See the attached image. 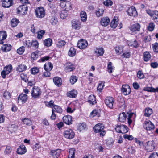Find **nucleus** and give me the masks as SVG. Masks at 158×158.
I'll use <instances>...</instances> for the list:
<instances>
[{"label": "nucleus", "mask_w": 158, "mask_h": 158, "mask_svg": "<svg viewBox=\"0 0 158 158\" xmlns=\"http://www.w3.org/2000/svg\"><path fill=\"white\" fill-rule=\"evenodd\" d=\"M60 6L63 7H64L66 11H69L72 9V4L69 2H63L60 3Z\"/></svg>", "instance_id": "obj_17"}, {"label": "nucleus", "mask_w": 158, "mask_h": 158, "mask_svg": "<svg viewBox=\"0 0 158 158\" xmlns=\"http://www.w3.org/2000/svg\"><path fill=\"white\" fill-rule=\"evenodd\" d=\"M148 158H158V153L154 152L151 153Z\"/></svg>", "instance_id": "obj_62"}, {"label": "nucleus", "mask_w": 158, "mask_h": 158, "mask_svg": "<svg viewBox=\"0 0 158 158\" xmlns=\"http://www.w3.org/2000/svg\"><path fill=\"white\" fill-rule=\"evenodd\" d=\"M127 12L128 15L131 16L135 17L137 15V12L135 8L132 6L127 10Z\"/></svg>", "instance_id": "obj_16"}, {"label": "nucleus", "mask_w": 158, "mask_h": 158, "mask_svg": "<svg viewBox=\"0 0 158 158\" xmlns=\"http://www.w3.org/2000/svg\"><path fill=\"white\" fill-rule=\"evenodd\" d=\"M118 18L116 16H115L110 24L111 28H115L117 27L118 24Z\"/></svg>", "instance_id": "obj_22"}, {"label": "nucleus", "mask_w": 158, "mask_h": 158, "mask_svg": "<svg viewBox=\"0 0 158 158\" xmlns=\"http://www.w3.org/2000/svg\"><path fill=\"white\" fill-rule=\"evenodd\" d=\"M72 27L73 29L78 30L81 27V22L77 20H73L71 22Z\"/></svg>", "instance_id": "obj_14"}, {"label": "nucleus", "mask_w": 158, "mask_h": 158, "mask_svg": "<svg viewBox=\"0 0 158 158\" xmlns=\"http://www.w3.org/2000/svg\"><path fill=\"white\" fill-rule=\"evenodd\" d=\"M27 99V96L23 94H21L18 98V102L22 104L26 102Z\"/></svg>", "instance_id": "obj_15"}, {"label": "nucleus", "mask_w": 158, "mask_h": 158, "mask_svg": "<svg viewBox=\"0 0 158 158\" xmlns=\"http://www.w3.org/2000/svg\"><path fill=\"white\" fill-rule=\"evenodd\" d=\"M6 147V149H5L4 153L5 154H9L11 152L12 149L11 147L9 146H5Z\"/></svg>", "instance_id": "obj_51"}, {"label": "nucleus", "mask_w": 158, "mask_h": 158, "mask_svg": "<svg viewBox=\"0 0 158 158\" xmlns=\"http://www.w3.org/2000/svg\"><path fill=\"white\" fill-rule=\"evenodd\" d=\"M104 4L107 6H111L113 4V2L111 0H106L103 2Z\"/></svg>", "instance_id": "obj_60"}, {"label": "nucleus", "mask_w": 158, "mask_h": 158, "mask_svg": "<svg viewBox=\"0 0 158 158\" xmlns=\"http://www.w3.org/2000/svg\"><path fill=\"white\" fill-rule=\"evenodd\" d=\"M151 55L149 52L146 51L143 54V59L145 62H148L151 59Z\"/></svg>", "instance_id": "obj_27"}, {"label": "nucleus", "mask_w": 158, "mask_h": 158, "mask_svg": "<svg viewBox=\"0 0 158 158\" xmlns=\"http://www.w3.org/2000/svg\"><path fill=\"white\" fill-rule=\"evenodd\" d=\"M35 14L37 17L42 18L45 15V10L43 7H39L35 9Z\"/></svg>", "instance_id": "obj_4"}, {"label": "nucleus", "mask_w": 158, "mask_h": 158, "mask_svg": "<svg viewBox=\"0 0 158 158\" xmlns=\"http://www.w3.org/2000/svg\"><path fill=\"white\" fill-rule=\"evenodd\" d=\"M12 46L9 44H4L1 47L2 51L4 52H7L11 49Z\"/></svg>", "instance_id": "obj_25"}, {"label": "nucleus", "mask_w": 158, "mask_h": 158, "mask_svg": "<svg viewBox=\"0 0 158 158\" xmlns=\"http://www.w3.org/2000/svg\"><path fill=\"white\" fill-rule=\"evenodd\" d=\"M145 148L147 152L153 151L155 148V143L153 141H148L146 143Z\"/></svg>", "instance_id": "obj_7"}, {"label": "nucleus", "mask_w": 158, "mask_h": 158, "mask_svg": "<svg viewBox=\"0 0 158 158\" xmlns=\"http://www.w3.org/2000/svg\"><path fill=\"white\" fill-rule=\"evenodd\" d=\"M46 105L49 107H54L55 105L54 104V102L52 100H51L49 102H48L46 104Z\"/></svg>", "instance_id": "obj_63"}, {"label": "nucleus", "mask_w": 158, "mask_h": 158, "mask_svg": "<svg viewBox=\"0 0 158 158\" xmlns=\"http://www.w3.org/2000/svg\"><path fill=\"white\" fill-rule=\"evenodd\" d=\"M26 66L24 64H21L17 67L16 70L19 72H23L26 70Z\"/></svg>", "instance_id": "obj_30"}, {"label": "nucleus", "mask_w": 158, "mask_h": 158, "mask_svg": "<svg viewBox=\"0 0 158 158\" xmlns=\"http://www.w3.org/2000/svg\"><path fill=\"white\" fill-rule=\"evenodd\" d=\"M64 71L66 72L73 71L75 69L74 65L71 62H68L64 64Z\"/></svg>", "instance_id": "obj_9"}, {"label": "nucleus", "mask_w": 158, "mask_h": 158, "mask_svg": "<svg viewBox=\"0 0 158 158\" xmlns=\"http://www.w3.org/2000/svg\"><path fill=\"white\" fill-rule=\"evenodd\" d=\"M44 45L49 47L51 46L52 44V40L50 39H47L44 41Z\"/></svg>", "instance_id": "obj_42"}, {"label": "nucleus", "mask_w": 158, "mask_h": 158, "mask_svg": "<svg viewBox=\"0 0 158 158\" xmlns=\"http://www.w3.org/2000/svg\"><path fill=\"white\" fill-rule=\"evenodd\" d=\"M25 51V47L23 46H21L17 50L18 53L19 54H22Z\"/></svg>", "instance_id": "obj_55"}, {"label": "nucleus", "mask_w": 158, "mask_h": 158, "mask_svg": "<svg viewBox=\"0 0 158 158\" xmlns=\"http://www.w3.org/2000/svg\"><path fill=\"white\" fill-rule=\"evenodd\" d=\"M31 71L32 74H35L38 73L39 69L38 68L35 67L31 68Z\"/></svg>", "instance_id": "obj_58"}, {"label": "nucleus", "mask_w": 158, "mask_h": 158, "mask_svg": "<svg viewBox=\"0 0 158 158\" xmlns=\"http://www.w3.org/2000/svg\"><path fill=\"white\" fill-rule=\"evenodd\" d=\"M77 80V77L75 76L72 75L70 78V82L72 85L74 84Z\"/></svg>", "instance_id": "obj_44"}, {"label": "nucleus", "mask_w": 158, "mask_h": 158, "mask_svg": "<svg viewBox=\"0 0 158 158\" xmlns=\"http://www.w3.org/2000/svg\"><path fill=\"white\" fill-rule=\"evenodd\" d=\"M141 26L139 23H136L131 25L129 27V29L132 32L137 33L139 31Z\"/></svg>", "instance_id": "obj_6"}, {"label": "nucleus", "mask_w": 158, "mask_h": 158, "mask_svg": "<svg viewBox=\"0 0 158 158\" xmlns=\"http://www.w3.org/2000/svg\"><path fill=\"white\" fill-rule=\"evenodd\" d=\"M42 91L40 88L37 86L33 87L31 91V96L34 99L40 98Z\"/></svg>", "instance_id": "obj_2"}, {"label": "nucleus", "mask_w": 158, "mask_h": 158, "mask_svg": "<svg viewBox=\"0 0 158 158\" xmlns=\"http://www.w3.org/2000/svg\"><path fill=\"white\" fill-rule=\"evenodd\" d=\"M153 113L152 110L150 108H146L145 110L144 115L147 117H149Z\"/></svg>", "instance_id": "obj_31"}, {"label": "nucleus", "mask_w": 158, "mask_h": 158, "mask_svg": "<svg viewBox=\"0 0 158 158\" xmlns=\"http://www.w3.org/2000/svg\"><path fill=\"white\" fill-rule=\"evenodd\" d=\"M77 94V91L73 89L67 92V97L70 98H75L76 97Z\"/></svg>", "instance_id": "obj_24"}, {"label": "nucleus", "mask_w": 158, "mask_h": 158, "mask_svg": "<svg viewBox=\"0 0 158 158\" xmlns=\"http://www.w3.org/2000/svg\"><path fill=\"white\" fill-rule=\"evenodd\" d=\"M37 33V38L39 39H41L43 37V35L45 33V31L44 30H41L40 31H38Z\"/></svg>", "instance_id": "obj_54"}, {"label": "nucleus", "mask_w": 158, "mask_h": 158, "mask_svg": "<svg viewBox=\"0 0 158 158\" xmlns=\"http://www.w3.org/2000/svg\"><path fill=\"white\" fill-rule=\"evenodd\" d=\"M4 69L6 71V73L8 74L12 69V66L11 65L7 66L4 68Z\"/></svg>", "instance_id": "obj_53"}, {"label": "nucleus", "mask_w": 158, "mask_h": 158, "mask_svg": "<svg viewBox=\"0 0 158 158\" xmlns=\"http://www.w3.org/2000/svg\"><path fill=\"white\" fill-rule=\"evenodd\" d=\"M81 20L83 22H85L87 20V16L86 13L84 11H82L80 13Z\"/></svg>", "instance_id": "obj_36"}, {"label": "nucleus", "mask_w": 158, "mask_h": 158, "mask_svg": "<svg viewBox=\"0 0 158 158\" xmlns=\"http://www.w3.org/2000/svg\"><path fill=\"white\" fill-rule=\"evenodd\" d=\"M121 90L124 95H129L131 93V89L128 85H123L122 87Z\"/></svg>", "instance_id": "obj_11"}, {"label": "nucleus", "mask_w": 158, "mask_h": 158, "mask_svg": "<svg viewBox=\"0 0 158 158\" xmlns=\"http://www.w3.org/2000/svg\"><path fill=\"white\" fill-rule=\"evenodd\" d=\"M21 121L24 124L27 126H31L32 124V122L31 120L28 118H25L22 119Z\"/></svg>", "instance_id": "obj_33"}, {"label": "nucleus", "mask_w": 158, "mask_h": 158, "mask_svg": "<svg viewBox=\"0 0 158 158\" xmlns=\"http://www.w3.org/2000/svg\"><path fill=\"white\" fill-rule=\"evenodd\" d=\"M131 52L130 51L125 52L122 55L123 58H128L130 57Z\"/></svg>", "instance_id": "obj_49"}, {"label": "nucleus", "mask_w": 158, "mask_h": 158, "mask_svg": "<svg viewBox=\"0 0 158 158\" xmlns=\"http://www.w3.org/2000/svg\"><path fill=\"white\" fill-rule=\"evenodd\" d=\"M137 77L139 79H143L144 77V74L141 71H139L137 72Z\"/></svg>", "instance_id": "obj_56"}, {"label": "nucleus", "mask_w": 158, "mask_h": 158, "mask_svg": "<svg viewBox=\"0 0 158 158\" xmlns=\"http://www.w3.org/2000/svg\"><path fill=\"white\" fill-rule=\"evenodd\" d=\"M152 19L155 22H158V11L155 10L154 11V13L152 15Z\"/></svg>", "instance_id": "obj_43"}, {"label": "nucleus", "mask_w": 158, "mask_h": 158, "mask_svg": "<svg viewBox=\"0 0 158 158\" xmlns=\"http://www.w3.org/2000/svg\"><path fill=\"white\" fill-rule=\"evenodd\" d=\"M99 111L96 110H93L91 113V115L93 117H94L96 115L99 116Z\"/></svg>", "instance_id": "obj_61"}, {"label": "nucleus", "mask_w": 158, "mask_h": 158, "mask_svg": "<svg viewBox=\"0 0 158 158\" xmlns=\"http://www.w3.org/2000/svg\"><path fill=\"white\" fill-rule=\"evenodd\" d=\"M143 126L144 128L148 131H152L155 128L154 124L149 120H145L143 124Z\"/></svg>", "instance_id": "obj_3"}, {"label": "nucleus", "mask_w": 158, "mask_h": 158, "mask_svg": "<svg viewBox=\"0 0 158 158\" xmlns=\"http://www.w3.org/2000/svg\"><path fill=\"white\" fill-rule=\"evenodd\" d=\"M27 152L25 146L22 145L19 146L16 151L18 154L22 155L25 154Z\"/></svg>", "instance_id": "obj_21"}, {"label": "nucleus", "mask_w": 158, "mask_h": 158, "mask_svg": "<svg viewBox=\"0 0 158 158\" xmlns=\"http://www.w3.org/2000/svg\"><path fill=\"white\" fill-rule=\"evenodd\" d=\"M76 53V50L73 47H71L68 52V55L70 57L74 56Z\"/></svg>", "instance_id": "obj_32"}, {"label": "nucleus", "mask_w": 158, "mask_h": 158, "mask_svg": "<svg viewBox=\"0 0 158 158\" xmlns=\"http://www.w3.org/2000/svg\"><path fill=\"white\" fill-rule=\"evenodd\" d=\"M104 86V84L102 82H101L99 83L97 88V90L101 92L102 91L103 88Z\"/></svg>", "instance_id": "obj_59"}, {"label": "nucleus", "mask_w": 158, "mask_h": 158, "mask_svg": "<svg viewBox=\"0 0 158 158\" xmlns=\"http://www.w3.org/2000/svg\"><path fill=\"white\" fill-rule=\"evenodd\" d=\"M66 42L63 40H60L56 43L57 46L59 48H61L64 47L66 44Z\"/></svg>", "instance_id": "obj_40"}, {"label": "nucleus", "mask_w": 158, "mask_h": 158, "mask_svg": "<svg viewBox=\"0 0 158 158\" xmlns=\"http://www.w3.org/2000/svg\"><path fill=\"white\" fill-rule=\"evenodd\" d=\"M123 46H117L115 48V50L118 55H120L123 52Z\"/></svg>", "instance_id": "obj_38"}, {"label": "nucleus", "mask_w": 158, "mask_h": 158, "mask_svg": "<svg viewBox=\"0 0 158 158\" xmlns=\"http://www.w3.org/2000/svg\"><path fill=\"white\" fill-rule=\"evenodd\" d=\"M19 22V21L18 19L16 18H13L11 21V25L12 27H15L17 26Z\"/></svg>", "instance_id": "obj_37"}, {"label": "nucleus", "mask_w": 158, "mask_h": 158, "mask_svg": "<svg viewBox=\"0 0 158 158\" xmlns=\"http://www.w3.org/2000/svg\"><path fill=\"white\" fill-rule=\"evenodd\" d=\"M53 81L55 84L58 87H60L62 85V80L60 77H54Z\"/></svg>", "instance_id": "obj_23"}, {"label": "nucleus", "mask_w": 158, "mask_h": 158, "mask_svg": "<svg viewBox=\"0 0 158 158\" xmlns=\"http://www.w3.org/2000/svg\"><path fill=\"white\" fill-rule=\"evenodd\" d=\"M155 25L153 22L150 23L147 27V30L150 31H153L155 28Z\"/></svg>", "instance_id": "obj_45"}, {"label": "nucleus", "mask_w": 158, "mask_h": 158, "mask_svg": "<svg viewBox=\"0 0 158 158\" xmlns=\"http://www.w3.org/2000/svg\"><path fill=\"white\" fill-rule=\"evenodd\" d=\"M50 155L54 158H58L61 154V150L57 149L51 151Z\"/></svg>", "instance_id": "obj_13"}, {"label": "nucleus", "mask_w": 158, "mask_h": 158, "mask_svg": "<svg viewBox=\"0 0 158 158\" xmlns=\"http://www.w3.org/2000/svg\"><path fill=\"white\" fill-rule=\"evenodd\" d=\"M110 22V20L108 17H104L101 20L100 23L102 26H107Z\"/></svg>", "instance_id": "obj_19"}, {"label": "nucleus", "mask_w": 158, "mask_h": 158, "mask_svg": "<svg viewBox=\"0 0 158 158\" xmlns=\"http://www.w3.org/2000/svg\"><path fill=\"white\" fill-rule=\"evenodd\" d=\"M75 150L74 148H71L69 150L68 158H75Z\"/></svg>", "instance_id": "obj_34"}, {"label": "nucleus", "mask_w": 158, "mask_h": 158, "mask_svg": "<svg viewBox=\"0 0 158 158\" xmlns=\"http://www.w3.org/2000/svg\"><path fill=\"white\" fill-rule=\"evenodd\" d=\"M104 11L103 9H99L95 12L96 15L98 17L102 16L103 15Z\"/></svg>", "instance_id": "obj_47"}, {"label": "nucleus", "mask_w": 158, "mask_h": 158, "mask_svg": "<svg viewBox=\"0 0 158 158\" xmlns=\"http://www.w3.org/2000/svg\"><path fill=\"white\" fill-rule=\"evenodd\" d=\"M107 69L108 70V72L110 73L112 72V70H114V68L112 66V63L111 62H109L108 64Z\"/></svg>", "instance_id": "obj_52"}, {"label": "nucleus", "mask_w": 158, "mask_h": 158, "mask_svg": "<svg viewBox=\"0 0 158 158\" xmlns=\"http://www.w3.org/2000/svg\"><path fill=\"white\" fill-rule=\"evenodd\" d=\"M95 53L98 56L102 55L104 53L103 48H97L95 51Z\"/></svg>", "instance_id": "obj_35"}, {"label": "nucleus", "mask_w": 158, "mask_h": 158, "mask_svg": "<svg viewBox=\"0 0 158 158\" xmlns=\"http://www.w3.org/2000/svg\"><path fill=\"white\" fill-rule=\"evenodd\" d=\"M50 22L52 25H55L57 24L58 22L57 19L55 16H52L51 18Z\"/></svg>", "instance_id": "obj_41"}, {"label": "nucleus", "mask_w": 158, "mask_h": 158, "mask_svg": "<svg viewBox=\"0 0 158 158\" xmlns=\"http://www.w3.org/2000/svg\"><path fill=\"white\" fill-rule=\"evenodd\" d=\"M105 102L106 105L110 109H112L114 99L111 97H108L106 98L105 100Z\"/></svg>", "instance_id": "obj_8"}, {"label": "nucleus", "mask_w": 158, "mask_h": 158, "mask_svg": "<svg viewBox=\"0 0 158 158\" xmlns=\"http://www.w3.org/2000/svg\"><path fill=\"white\" fill-rule=\"evenodd\" d=\"M44 68L45 71H50L53 68L52 64L50 62L45 64L44 65Z\"/></svg>", "instance_id": "obj_28"}, {"label": "nucleus", "mask_w": 158, "mask_h": 158, "mask_svg": "<svg viewBox=\"0 0 158 158\" xmlns=\"http://www.w3.org/2000/svg\"><path fill=\"white\" fill-rule=\"evenodd\" d=\"M126 118L127 116L126 113L123 112L119 114L118 119L119 121L121 122H124L125 121Z\"/></svg>", "instance_id": "obj_29"}, {"label": "nucleus", "mask_w": 158, "mask_h": 158, "mask_svg": "<svg viewBox=\"0 0 158 158\" xmlns=\"http://www.w3.org/2000/svg\"><path fill=\"white\" fill-rule=\"evenodd\" d=\"M2 5L3 7L8 8L11 6L13 2V0H2Z\"/></svg>", "instance_id": "obj_20"}, {"label": "nucleus", "mask_w": 158, "mask_h": 158, "mask_svg": "<svg viewBox=\"0 0 158 158\" xmlns=\"http://www.w3.org/2000/svg\"><path fill=\"white\" fill-rule=\"evenodd\" d=\"M75 133L73 131L70 129H68L64 131V137L68 139H72L75 136Z\"/></svg>", "instance_id": "obj_5"}, {"label": "nucleus", "mask_w": 158, "mask_h": 158, "mask_svg": "<svg viewBox=\"0 0 158 158\" xmlns=\"http://www.w3.org/2000/svg\"><path fill=\"white\" fill-rule=\"evenodd\" d=\"M52 109H54L55 111L57 113H61L62 112V109L61 108L57 105H55L54 106V107Z\"/></svg>", "instance_id": "obj_46"}, {"label": "nucleus", "mask_w": 158, "mask_h": 158, "mask_svg": "<svg viewBox=\"0 0 158 158\" xmlns=\"http://www.w3.org/2000/svg\"><path fill=\"white\" fill-rule=\"evenodd\" d=\"M128 45L130 46H132L135 48H137L138 47V44L137 41L135 40L131 41L128 44Z\"/></svg>", "instance_id": "obj_50"}, {"label": "nucleus", "mask_w": 158, "mask_h": 158, "mask_svg": "<svg viewBox=\"0 0 158 158\" xmlns=\"http://www.w3.org/2000/svg\"><path fill=\"white\" fill-rule=\"evenodd\" d=\"M3 96L6 99H9L11 98V94L10 92L6 91L3 94Z\"/></svg>", "instance_id": "obj_48"}, {"label": "nucleus", "mask_w": 158, "mask_h": 158, "mask_svg": "<svg viewBox=\"0 0 158 158\" xmlns=\"http://www.w3.org/2000/svg\"><path fill=\"white\" fill-rule=\"evenodd\" d=\"M121 131L120 133L124 134L127 133L128 131V128L125 125H122L121 127Z\"/></svg>", "instance_id": "obj_39"}, {"label": "nucleus", "mask_w": 158, "mask_h": 158, "mask_svg": "<svg viewBox=\"0 0 158 158\" xmlns=\"http://www.w3.org/2000/svg\"><path fill=\"white\" fill-rule=\"evenodd\" d=\"M153 50L156 52H158V43H156L153 45Z\"/></svg>", "instance_id": "obj_64"}, {"label": "nucleus", "mask_w": 158, "mask_h": 158, "mask_svg": "<svg viewBox=\"0 0 158 158\" xmlns=\"http://www.w3.org/2000/svg\"><path fill=\"white\" fill-rule=\"evenodd\" d=\"M63 122L66 124L69 125L72 124V118L70 115H66L63 118Z\"/></svg>", "instance_id": "obj_18"}, {"label": "nucleus", "mask_w": 158, "mask_h": 158, "mask_svg": "<svg viewBox=\"0 0 158 158\" xmlns=\"http://www.w3.org/2000/svg\"><path fill=\"white\" fill-rule=\"evenodd\" d=\"M86 128V124L84 123H83L79 124L78 129L80 130V131H81L85 129Z\"/></svg>", "instance_id": "obj_57"}, {"label": "nucleus", "mask_w": 158, "mask_h": 158, "mask_svg": "<svg viewBox=\"0 0 158 158\" xmlns=\"http://www.w3.org/2000/svg\"><path fill=\"white\" fill-rule=\"evenodd\" d=\"M88 45L87 41L83 39H81L78 41L77 44V47L81 49L85 48Z\"/></svg>", "instance_id": "obj_12"}, {"label": "nucleus", "mask_w": 158, "mask_h": 158, "mask_svg": "<svg viewBox=\"0 0 158 158\" xmlns=\"http://www.w3.org/2000/svg\"><path fill=\"white\" fill-rule=\"evenodd\" d=\"M28 8L24 5L19 6L17 8L18 13L21 15H24L27 13Z\"/></svg>", "instance_id": "obj_10"}, {"label": "nucleus", "mask_w": 158, "mask_h": 158, "mask_svg": "<svg viewBox=\"0 0 158 158\" xmlns=\"http://www.w3.org/2000/svg\"><path fill=\"white\" fill-rule=\"evenodd\" d=\"M105 127L102 123H98L96 125L93 127L94 131L96 133H99L101 137L105 135L106 132L104 130Z\"/></svg>", "instance_id": "obj_1"}, {"label": "nucleus", "mask_w": 158, "mask_h": 158, "mask_svg": "<svg viewBox=\"0 0 158 158\" xmlns=\"http://www.w3.org/2000/svg\"><path fill=\"white\" fill-rule=\"evenodd\" d=\"M90 104L94 105L97 102L95 97L94 95H90L88 97L87 101Z\"/></svg>", "instance_id": "obj_26"}]
</instances>
